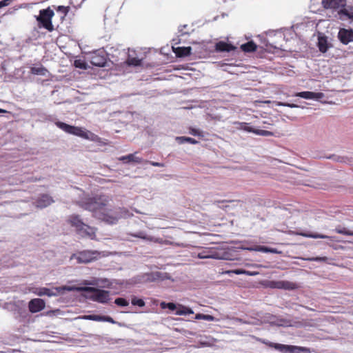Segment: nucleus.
I'll list each match as a JSON object with an SVG mask.
<instances>
[{"instance_id": "1", "label": "nucleus", "mask_w": 353, "mask_h": 353, "mask_svg": "<svg viewBox=\"0 0 353 353\" xmlns=\"http://www.w3.org/2000/svg\"><path fill=\"white\" fill-rule=\"evenodd\" d=\"M80 207L92 212L96 219L105 221L108 224H115L121 218H127L130 216L125 209L120 208L108 209L105 203L100 197H86L78 202Z\"/></svg>"}, {"instance_id": "2", "label": "nucleus", "mask_w": 353, "mask_h": 353, "mask_svg": "<svg viewBox=\"0 0 353 353\" xmlns=\"http://www.w3.org/2000/svg\"><path fill=\"white\" fill-rule=\"evenodd\" d=\"M67 291H77L85 292V296L92 301L101 303H107L109 300L110 292L107 290L97 289L93 287H74L68 288Z\"/></svg>"}, {"instance_id": "3", "label": "nucleus", "mask_w": 353, "mask_h": 353, "mask_svg": "<svg viewBox=\"0 0 353 353\" xmlns=\"http://www.w3.org/2000/svg\"><path fill=\"white\" fill-rule=\"evenodd\" d=\"M71 225L75 228L77 232L81 236H87L92 239L95 237V229L84 223L79 215H72L69 218Z\"/></svg>"}, {"instance_id": "4", "label": "nucleus", "mask_w": 353, "mask_h": 353, "mask_svg": "<svg viewBox=\"0 0 353 353\" xmlns=\"http://www.w3.org/2000/svg\"><path fill=\"white\" fill-rule=\"evenodd\" d=\"M55 125L66 133L74 134L87 139H90V135H93V134L90 133V132H85L81 128L70 125L61 121H56Z\"/></svg>"}, {"instance_id": "5", "label": "nucleus", "mask_w": 353, "mask_h": 353, "mask_svg": "<svg viewBox=\"0 0 353 353\" xmlns=\"http://www.w3.org/2000/svg\"><path fill=\"white\" fill-rule=\"evenodd\" d=\"M39 16L37 17V21L46 30L52 32L54 27L52 23V18L54 15V11L48 8L46 9L41 10Z\"/></svg>"}, {"instance_id": "6", "label": "nucleus", "mask_w": 353, "mask_h": 353, "mask_svg": "<svg viewBox=\"0 0 353 353\" xmlns=\"http://www.w3.org/2000/svg\"><path fill=\"white\" fill-rule=\"evenodd\" d=\"M259 341L262 343L268 345L270 347H273L275 350L284 353H298L300 350H302L301 347H298L296 346L274 343L261 339H259Z\"/></svg>"}, {"instance_id": "7", "label": "nucleus", "mask_w": 353, "mask_h": 353, "mask_svg": "<svg viewBox=\"0 0 353 353\" xmlns=\"http://www.w3.org/2000/svg\"><path fill=\"white\" fill-rule=\"evenodd\" d=\"M68 288H73V286H62L57 287L53 289H49L47 288H37L34 293L38 296H56L62 291H67Z\"/></svg>"}, {"instance_id": "8", "label": "nucleus", "mask_w": 353, "mask_h": 353, "mask_svg": "<svg viewBox=\"0 0 353 353\" xmlns=\"http://www.w3.org/2000/svg\"><path fill=\"white\" fill-rule=\"evenodd\" d=\"M339 41L344 45H347L353 41V30L341 28L338 33Z\"/></svg>"}, {"instance_id": "9", "label": "nucleus", "mask_w": 353, "mask_h": 353, "mask_svg": "<svg viewBox=\"0 0 353 353\" xmlns=\"http://www.w3.org/2000/svg\"><path fill=\"white\" fill-rule=\"evenodd\" d=\"M46 305L45 301L41 299H33L28 304V308L30 312L36 313L44 309Z\"/></svg>"}, {"instance_id": "10", "label": "nucleus", "mask_w": 353, "mask_h": 353, "mask_svg": "<svg viewBox=\"0 0 353 353\" xmlns=\"http://www.w3.org/2000/svg\"><path fill=\"white\" fill-rule=\"evenodd\" d=\"M322 6L325 9H338L345 6V0H322Z\"/></svg>"}, {"instance_id": "11", "label": "nucleus", "mask_w": 353, "mask_h": 353, "mask_svg": "<svg viewBox=\"0 0 353 353\" xmlns=\"http://www.w3.org/2000/svg\"><path fill=\"white\" fill-rule=\"evenodd\" d=\"M54 201L52 196L44 194L38 197V199L34 202V204L37 208H44L51 205L52 203H54Z\"/></svg>"}, {"instance_id": "12", "label": "nucleus", "mask_w": 353, "mask_h": 353, "mask_svg": "<svg viewBox=\"0 0 353 353\" xmlns=\"http://www.w3.org/2000/svg\"><path fill=\"white\" fill-rule=\"evenodd\" d=\"M295 96L299 97L305 99H314L320 100L325 97L323 92H313L310 91H304L296 93Z\"/></svg>"}, {"instance_id": "13", "label": "nucleus", "mask_w": 353, "mask_h": 353, "mask_svg": "<svg viewBox=\"0 0 353 353\" xmlns=\"http://www.w3.org/2000/svg\"><path fill=\"white\" fill-rule=\"evenodd\" d=\"M97 252L91 251H83L79 254L77 261L79 263H88L96 258Z\"/></svg>"}, {"instance_id": "14", "label": "nucleus", "mask_w": 353, "mask_h": 353, "mask_svg": "<svg viewBox=\"0 0 353 353\" xmlns=\"http://www.w3.org/2000/svg\"><path fill=\"white\" fill-rule=\"evenodd\" d=\"M90 63L95 66L103 67L106 63V57L104 54L95 52L90 57Z\"/></svg>"}, {"instance_id": "15", "label": "nucleus", "mask_w": 353, "mask_h": 353, "mask_svg": "<svg viewBox=\"0 0 353 353\" xmlns=\"http://www.w3.org/2000/svg\"><path fill=\"white\" fill-rule=\"evenodd\" d=\"M327 158L336 162L343 163L350 165H353V157H352L332 154Z\"/></svg>"}, {"instance_id": "16", "label": "nucleus", "mask_w": 353, "mask_h": 353, "mask_svg": "<svg viewBox=\"0 0 353 353\" xmlns=\"http://www.w3.org/2000/svg\"><path fill=\"white\" fill-rule=\"evenodd\" d=\"M318 47L321 52L325 53L327 51L330 45L328 43L327 37L319 34L318 37Z\"/></svg>"}, {"instance_id": "17", "label": "nucleus", "mask_w": 353, "mask_h": 353, "mask_svg": "<svg viewBox=\"0 0 353 353\" xmlns=\"http://www.w3.org/2000/svg\"><path fill=\"white\" fill-rule=\"evenodd\" d=\"M132 236L137 238L144 239L145 241H154L160 244H163L164 240L160 238H155L154 236L147 235L144 232L141 231L135 234H132Z\"/></svg>"}, {"instance_id": "18", "label": "nucleus", "mask_w": 353, "mask_h": 353, "mask_svg": "<svg viewBox=\"0 0 353 353\" xmlns=\"http://www.w3.org/2000/svg\"><path fill=\"white\" fill-rule=\"evenodd\" d=\"M236 49V47L232 44L225 43L224 41H219L215 45V50L216 52H230Z\"/></svg>"}, {"instance_id": "19", "label": "nucleus", "mask_w": 353, "mask_h": 353, "mask_svg": "<svg viewBox=\"0 0 353 353\" xmlns=\"http://www.w3.org/2000/svg\"><path fill=\"white\" fill-rule=\"evenodd\" d=\"M338 14L341 20L353 19V9L341 8Z\"/></svg>"}, {"instance_id": "20", "label": "nucleus", "mask_w": 353, "mask_h": 353, "mask_svg": "<svg viewBox=\"0 0 353 353\" xmlns=\"http://www.w3.org/2000/svg\"><path fill=\"white\" fill-rule=\"evenodd\" d=\"M119 159L123 162H135L138 163L143 161L141 158L136 157L134 154H130L126 156L121 157Z\"/></svg>"}, {"instance_id": "21", "label": "nucleus", "mask_w": 353, "mask_h": 353, "mask_svg": "<svg viewBox=\"0 0 353 353\" xmlns=\"http://www.w3.org/2000/svg\"><path fill=\"white\" fill-rule=\"evenodd\" d=\"M192 48L188 47H179L176 48V54L179 57H185L191 54Z\"/></svg>"}, {"instance_id": "22", "label": "nucleus", "mask_w": 353, "mask_h": 353, "mask_svg": "<svg viewBox=\"0 0 353 353\" xmlns=\"http://www.w3.org/2000/svg\"><path fill=\"white\" fill-rule=\"evenodd\" d=\"M241 48L243 52H252L256 50V45L253 41H248L241 46Z\"/></svg>"}, {"instance_id": "23", "label": "nucleus", "mask_w": 353, "mask_h": 353, "mask_svg": "<svg viewBox=\"0 0 353 353\" xmlns=\"http://www.w3.org/2000/svg\"><path fill=\"white\" fill-rule=\"evenodd\" d=\"M298 234L307 237V238H312V239H332L331 236L324 234H320L317 233H306V232H300L298 233Z\"/></svg>"}, {"instance_id": "24", "label": "nucleus", "mask_w": 353, "mask_h": 353, "mask_svg": "<svg viewBox=\"0 0 353 353\" xmlns=\"http://www.w3.org/2000/svg\"><path fill=\"white\" fill-rule=\"evenodd\" d=\"M176 141L179 144H183L185 143H189L190 144H197L199 143L196 139L187 137H176Z\"/></svg>"}, {"instance_id": "25", "label": "nucleus", "mask_w": 353, "mask_h": 353, "mask_svg": "<svg viewBox=\"0 0 353 353\" xmlns=\"http://www.w3.org/2000/svg\"><path fill=\"white\" fill-rule=\"evenodd\" d=\"M30 72L33 74L45 76L48 72L47 69L43 66L32 67Z\"/></svg>"}, {"instance_id": "26", "label": "nucleus", "mask_w": 353, "mask_h": 353, "mask_svg": "<svg viewBox=\"0 0 353 353\" xmlns=\"http://www.w3.org/2000/svg\"><path fill=\"white\" fill-rule=\"evenodd\" d=\"M199 259H216L215 254H212L210 250H203L197 255Z\"/></svg>"}, {"instance_id": "27", "label": "nucleus", "mask_w": 353, "mask_h": 353, "mask_svg": "<svg viewBox=\"0 0 353 353\" xmlns=\"http://www.w3.org/2000/svg\"><path fill=\"white\" fill-rule=\"evenodd\" d=\"M237 124V129L243 130L244 131L248 132H252L254 133L255 129L249 126V124L248 123L245 122H239Z\"/></svg>"}, {"instance_id": "28", "label": "nucleus", "mask_w": 353, "mask_h": 353, "mask_svg": "<svg viewBox=\"0 0 353 353\" xmlns=\"http://www.w3.org/2000/svg\"><path fill=\"white\" fill-rule=\"evenodd\" d=\"M179 307H180L175 312L176 315H186L194 313L193 310L191 308L183 305H179Z\"/></svg>"}, {"instance_id": "29", "label": "nucleus", "mask_w": 353, "mask_h": 353, "mask_svg": "<svg viewBox=\"0 0 353 353\" xmlns=\"http://www.w3.org/2000/svg\"><path fill=\"white\" fill-rule=\"evenodd\" d=\"M83 319L91 320L94 321H103V316L97 314L85 315L81 317Z\"/></svg>"}, {"instance_id": "30", "label": "nucleus", "mask_w": 353, "mask_h": 353, "mask_svg": "<svg viewBox=\"0 0 353 353\" xmlns=\"http://www.w3.org/2000/svg\"><path fill=\"white\" fill-rule=\"evenodd\" d=\"M336 232L338 234H345L347 236H353V231H350L345 228L338 226L335 229Z\"/></svg>"}, {"instance_id": "31", "label": "nucleus", "mask_w": 353, "mask_h": 353, "mask_svg": "<svg viewBox=\"0 0 353 353\" xmlns=\"http://www.w3.org/2000/svg\"><path fill=\"white\" fill-rule=\"evenodd\" d=\"M127 63L130 65L138 66L141 63V60L136 57H129L127 59Z\"/></svg>"}, {"instance_id": "32", "label": "nucleus", "mask_w": 353, "mask_h": 353, "mask_svg": "<svg viewBox=\"0 0 353 353\" xmlns=\"http://www.w3.org/2000/svg\"><path fill=\"white\" fill-rule=\"evenodd\" d=\"M195 319H198V320L202 319V320H205V321H212L215 319V318L212 315L203 314H197L195 316Z\"/></svg>"}, {"instance_id": "33", "label": "nucleus", "mask_w": 353, "mask_h": 353, "mask_svg": "<svg viewBox=\"0 0 353 353\" xmlns=\"http://www.w3.org/2000/svg\"><path fill=\"white\" fill-rule=\"evenodd\" d=\"M160 306L162 309L168 308L172 311H174L176 309V306L174 303L161 302Z\"/></svg>"}, {"instance_id": "34", "label": "nucleus", "mask_w": 353, "mask_h": 353, "mask_svg": "<svg viewBox=\"0 0 353 353\" xmlns=\"http://www.w3.org/2000/svg\"><path fill=\"white\" fill-rule=\"evenodd\" d=\"M114 303L121 307L128 306L129 305V302L124 298H117L114 301Z\"/></svg>"}, {"instance_id": "35", "label": "nucleus", "mask_w": 353, "mask_h": 353, "mask_svg": "<svg viewBox=\"0 0 353 353\" xmlns=\"http://www.w3.org/2000/svg\"><path fill=\"white\" fill-rule=\"evenodd\" d=\"M254 134L256 135L269 137L273 135V133L270 131L255 129Z\"/></svg>"}, {"instance_id": "36", "label": "nucleus", "mask_w": 353, "mask_h": 353, "mask_svg": "<svg viewBox=\"0 0 353 353\" xmlns=\"http://www.w3.org/2000/svg\"><path fill=\"white\" fill-rule=\"evenodd\" d=\"M132 304L134 305H138L139 307H143L145 305V302L141 299H138L136 296H133L132 298Z\"/></svg>"}, {"instance_id": "37", "label": "nucleus", "mask_w": 353, "mask_h": 353, "mask_svg": "<svg viewBox=\"0 0 353 353\" xmlns=\"http://www.w3.org/2000/svg\"><path fill=\"white\" fill-rule=\"evenodd\" d=\"M283 285V289L285 290H294L296 288V285L294 283L288 281H284Z\"/></svg>"}, {"instance_id": "38", "label": "nucleus", "mask_w": 353, "mask_h": 353, "mask_svg": "<svg viewBox=\"0 0 353 353\" xmlns=\"http://www.w3.org/2000/svg\"><path fill=\"white\" fill-rule=\"evenodd\" d=\"M268 247L256 245L255 248H249L248 250L268 253Z\"/></svg>"}, {"instance_id": "39", "label": "nucleus", "mask_w": 353, "mask_h": 353, "mask_svg": "<svg viewBox=\"0 0 353 353\" xmlns=\"http://www.w3.org/2000/svg\"><path fill=\"white\" fill-rule=\"evenodd\" d=\"M57 11L63 13V17H65V16L67 15V14H68V12L69 11V8L63 6H59L57 8Z\"/></svg>"}, {"instance_id": "40", "label": "nucleus", "mask_w": 353, "mask_h": 353, "mask_svg": "<svg viewBox=\"0 0 353 353\" xmlns=\"http://www.w3.org/2000/svg\"><path fill=\"white\" fill-rule=\"evenodd\" d=\"M161 273L159 272H152L150 274L149 279L150 281H155L157 279H159L160 278H161Z\"/></svg>"}, {"instance_id": "41", "label": "nucleus", "mask_w": 353, "mask_h": 353, "mask_svg": "<svg viewBox=\"0 0 353 353\" xmlns=\"http://www.w3.org/2000/svg\"><path fill=\"white\" fill-rule=\"evenodd\" d=\"M190 134L193 136L203 137L202 132L199 130L191 128L190 129Z\"/></svg>"}, {"instance_id": "42", "label": "nucleus", "mask_w": 353, "mask_h": 353, "mask_svg": "<svg viewBox=\"0 0 353 353\" xmlns=\"http://www.w3.org/2000/svg\"><path fill=\"white\" fill-rule=\"evenodd\" d=\"M276 105L278 106H286L290 108H299V106L296 104L294 103H284V102H277Z\"/></svg>"}, {"instance_id": "43", "label": "nucleus", "mask_w": 353, "mask_h": 353, "mask_svg": "<svg viewBox=\"0 0 353 353\" xmlns=\"http://www.w3.org/2000/svg\"><path fill=\"white\" fill-rule=\"evenodd\" d=\"M283 282L284 281H274L272 282L271 286L278 289H283Z\"/></svg>"}, {"instance_id": "44", "label": "nucleus", "mask_w": 353, "mask_h": 353, "mask_svg": "<svg viewBox=\"0 0 353 353\" xmlns=\"http://www.w3.org/2000/svg\"><path fill=\"white\" fill-rule=\"evenodd\" d=\"M234 273H235L236 274H247V275H254L253 273H251L249 271H247V270H241V269H237V270H235L233 271Z\"/></svg>"}, {"instance_id": "45", "label": "nucleus", "mask_w": 353, "mask_h": 353, "mask_svg": "<svg viewBox=\"0 0 353 353\" xmlns=\"http://www.w3.org/2000/svg\"><path fill=\"white\" fill-rule=\"evenodd\" d=\"M308 260L310 261H323V262H325V261H327V258L326 256H323V257H312V258L308 259Z\"/></svg>"}, {"instance_id": "46", "label": "nucleus", "mask_w": 353, "mask_h": 353, "mask_svg": "<svg viewBox=\"0 0 353 353\" xmlns=\"http://www.w3.org/2000/svg\"><path fill=\"white\" fill-rule=\"evenodd\" d=\"M103 321L109 322V323H111L112 324L116 323V321L112 317H110L109 316H103Z\"/></svg>"}, {"instance_id": "47", "label": "nucleus", "mask_w": 353, "mask_h": 353, "mask_svg": "<svg viewBox=\"0 0 353 353\" xmlns=\"http://www.w3.org/2000/svg\"><path fill=\"white\" fill-rule=\"evenodd\" d=\"M147 163H149L150 165L156 167H164V164L162 163L159 162H154V161H146Z\"/></svg>"}, {"instance_id": "48", "label": "nucleus", "mask_w": 353, "mask_h": 353, "mask_svg": "<svg viewBox=\"0 0 353 353\" xmlns=\"http://www.w3.org/2000/svg\"><path fill=\"white\" fill-rule=\"evenodd\" d=\"M12 0H2L1 1L3 3L4 7L8 6Z\"/></svg>"}, {"instance_id": "49", "label": "nucleus", "mask_w": 353, "mask_h": 353, "mask_svg": "<svg viewBox=\"0 0 353 353\" xmlns=\"http://www.w3.org/2000/svg\"><path fill=\"white\" fill-rule=\"evenodd\" d=\"M268 253H279V252L277 251V250L276 248H269Z\"/></svg>"}, {"instance_id": "50", "label": "nucleus", "mask_w": 353, "mask_h": 353, "mask_svg": "<svg viewBox=\"0 0 353 353\" xmlns=\"http://www.w3.org/2000/svg\"><path fill=\"white\" fill-rule=\"evenodd\" d=\"M45 119L48 120V121H54V118L51 115L46 116Z\"/></svg>"}, {"instance_id": "51", "label": "nucleus", "mask_w": 353, "mask_h": 353, "mask_svg": "<svg viewBox=\"0 0 353 353\" xmlns=\"http://www.w3.org/2000/svg\"><path fill=\"white\" fill-rule=\"evenodd\" d=\"M163 244H165V245H172V242H170V241L164 240V241H163Z\"/></svg>"}, {"instance_id": "52", "label": "nucleus", "mask_w": 353, "mask_h": 353, "mask_svg": "<svg viewBox=\"0 0 353 353\" xmlns=\"http://www.w3.org/2000/svg\"><path fill=\"white\" fill-rule=\"evenodd\" d=\"M75 65H76L77 67H79V68H85V67L84 65H77V61H75Z\"/></svg>"}, {"instance_id": "53", "label": "nucleus", "mask_w": 353, "mask_h": 353, "mask_svg": "<svg viewBox=\"0 0 353 353\" xmlns=\"http://www.w3.org/2000/svg\"><path fill=\"white\" fill-rule=\"evenodd\" d=\"M5 112H6V110L0 108V113H5Z\"/></svg>"}, {"instance_id": "54", "label": "nucleus", "mask_w": 353, "mask_h": 353, "mask_svg": "<svg viewBox=\"0 0 353 353\" xmlns=\"http://www.w3.org/2000/svg\"><path fill=\"white\" fill-rule=\"evenodd\" d=\"M3 7H4V6L3 5V3L1 1H0V9Z\"/></svg>"}, {"instance_id": "55", "label": "nucleus", "mask_w": 353, "mask_h": 353, "mask_svg": "<svg viewBox=\"0 0 353 353\" xmlns=\"http://www.w3.org/2000/svg\"><path fill=\"white\" fill-rule=\"evenodd\" d=\"M86 284L92 285V283H86Z\"/></svg>"}]
</instances>
